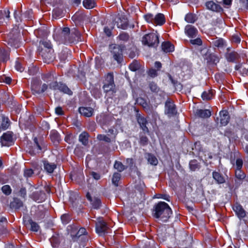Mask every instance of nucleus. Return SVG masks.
<instances>
[{
	"label": "nucleus",
	"mask_w": 248,
	"mask_h": 248,
	"mask_svg": "<svg viewBox=\"0 0 248 248\" xmlns=\"http://www.w3.org/2000/svg\"><path fill=\"white\" fill-rule=\"evenodd\" d=\"M62 43H72L76 41H81V34L76 29H72L71 32L68 28H64L56 39Z\"/></svg>",
	"instance_id": "f257e3e1"
},
{
	"label": "nucleus",
	"mask_w": 248,
	"mask_h": 248,
	"mask_svg": "<svg viewBox=\"0 0 248 248\" xmlns=\"http://www.w3.org/2000/svg\"><path fill=\"white\" fill-rule=\"evenodd\" d=\"M172 214V211L169 205L164 202H160L154 206L153 215L159 218L162 222L167 221Z\"/></svg>",
	"instance_id": "f03ea898"
},
{
	"label": "nucleus",
	"mask_w": 248,
	"mask_h": 248,
	"mask_svg": "<svg viewBox=\"0 0 248 248\" xmlns=\"http://www.w3.org/2000/svg\"><path fill=\"white\" fill-rule=\"evenodd\" d=\"M70 235L73 241H78V240L86 241L88 240L87 232L84 228L78 229L76 226H70Z\"/></svg>",
	"instance_id": "7ed1b4c3"
},
{
	"label": "nucleus",
	"mask_w": 248,
	"mask_h": 248,
	"mask_svg": "<svg viewBox=\"0 0 248 248\" xmlns=\"http://www.w3.org/2000/svg\"><path fill=\"white\" fill-rule=\"evenodd\" d=\"M142 42L149 46H156L159 44L158 36L155 33L146 34L142 37Z\"/></svg>",
	"instance_id": "20e7f679"
},
{
	"label": "nucleus",
	"mask_w": 248,
	"mask_h": 248,
	"mask_svg": "<svg viewBox=\"0 0 248 248\" xmlns=\"http://www.w3.org/2000/svg\"><path fill=\"white\" fill-rule=\"evenodd\" d=\"M103 88L106 93L112 91L115 92V85L114 82L113 75L112 73H108L104 81Z\"/></svg>",
	"instance_id": "39448f33"
},
{
	"label": "nucleus",
	"mask_w": 248,
	"mask_h": 248,
	"mask_svg": "<svg viewBox=\"0 0 248 248\" xmlns=\"http://www.w3.org/2000/svg\"><path fill=\"white\" fill-rule=\"evenodd\" d=\"M48 85L45 83L42 85L41 81L38 79H34L31 83V91L34 94H40L46 91Z\"/></svg>",
	"instance_id": "423d86ee"
},
{
	"label": "nucleus",
	"mask_w": 248,
	"mask_h": 248,
	"mask_svg": "<svg viewBox=\"0 0 248 248\" xmlns=\"http://www.w3.org/2000/svg\"><path fill=\"white\" fill-rule=\"evenodd\" d=\"M49 87L50 89L54 90H58L60 91L69 95H71L72 94L71 90L68 88L65 84L61 82H58L57 81L52 82L49 84Z\"/></svg>",
	"instance_id": "0eeeda50"
},
{
	"label": "nucleus",
	"mask_w": 248,
	"mask_h": 248,
	"mask_svg": "<svg viewBox=\"0 0 248 248\" xmlns=\"http://www.w3.org/2000/svg\"><path fill=\"white\" fill-rule=\"evenodd\" d=\"M165 113L169 117L174 116L177 114L176 106L170 99H168L165 103Z\"/></svg>",
	"instance_id": "6e6552de"
},
{
	"label": "nucleus",
	"mask_w": 248,
	"mask_h": 248,
	"mask_svg": "<svg viewBox=\"0 0 248 248\" xmlns=\"http://www.w3.org/2000/svg\"><path fill=\"white\" fill-rule=\"evenodd\" d=\"M123 47L121 46L115 45L111 51L113 58L118 62L121 63L123 60Z\"/></svg>",
	"instance_id": "1a4fd4ad"
},
{
	"label": "nucleus",
	"mask_w": 248,
	"mask_h": 248,
	"mask_svg": "<svg viewBox=\"0 0 248 248\" xmlns=\"http://www.w3.org/2000/svg\"><path fill=\"white\" fill-rule=\"evenodd\" d=\"M109 228L108 227L106 222L99 218L96 223V232L100 235H103L108 232Z\"/></svg>",
	"instance_id": "9d476101"
},
{
	"label": "nucleus",
	"mask_w": 248,
	"mask_h": 248,
	"mask_svg": "<svg viewBox=\"0 0 248 248\" xmlns=\"http://www.w3.org/2000/svg\"><path fill=\"white\" fill-rule=\"evenodd\" d=\"M13 133L11 132L8 131L4 133L1 137L0 141L2 146H9L13 142Z\"/></svg>",
	"instance_id": "9b49d317"
},
{
	"label": "nucleus",
	"mask_w": 248,
	"mask_h": 248,
	"mask_svg": "<svg viewBox=\"0 0 248 248\" xmlns=\"http://www.w3.org/2000/svg\"><path fill=\"white\" fill-rule=\"evenodd\" d=\"M40 54L42 57L44 62L46 63H49L55 58L53 49L40 51Z\"/></svg>",
	"instance_id": "f8f14e48"
},
{
	"label": "nucleus",
	"mask_w": 248,
	"mask_h": 248,
	"mask_svg": "<svg viewBox=\"0 0 248 248\" xmlns=\"http://www.w3.org/2000/svg\"><path fill=\"white\" fill-rule=\"evenodd\" d=\"M34 150L33 152L40 153L41 151L45 148V144L41 139L38 140L37 138H34Z\"/></svg>",
	"instance_id": "ddd939ff"
},
{
	"label": "nucleus",
	"mask_w": 248,
	"mask_h": 248,
	"mask_svg": "<svg viewBox=\"0 0 248 248\" xmlns=\"http://www.w3.org/2000/svg\"><path fill=\"white\" fill-rule=\"evenodd\" d=\"M78 111L81 115L86 117H92L94 113V110L91 107H81L78 108Z\"/></svg>",
	"instance_id": "4468645a"
},
{
	"label": "nucleus",
	"mask_w": 248,
	"mask_h": 248,
	"mask_svg": "<svg viewBox=\"0 0 248 248\" xmlns=\"http://www.w3.org/2000/svg\"><path fill=\"white\" fill-rule=\"evenodd\" d=\"M206 8L210 10L217 12H221L223 11V9L218 4L215 3L213 1H209L206 3Z\"/></svg>",
	"instance_id": "2eb2a0df"
},
{
	"label": "nucleus",
	"mask_w": 248,
	"mask_h": 248,
	"mask_svg": "<svg viewBox=\"0 0 248 248\" xmlns=\"http://www.w3.org/2000/svg\"><path fill=\"white\" fill-rule=\"evenodd\" d=\"M220 125H226L229 123L230 116L227 110H222L220 112Z\"/></svg>",
	"instance_id": "dca6fc26"
},
{
	"label": "nucleus",
	"mask_w": 248,
	"mask_h": 248,
	"mask_svg": "<svg viewBox=\"0 0 248 248\" xmlns=\"http://www.w3.org/2000/svg\"><path fill=\"white\" fill-rule=\"evenodd\" d=\"M233 209L239 218H243L246 216V212L241 205L235 203L233 205Z\"/></svg>",
	"instance_id": "f3484780"
},
{
	"label": "nucleus",
	"mask_w": 248,
	"mask_h": 248,
	"mask_svg": "<svg viewBox=\"0 0 248 248\" xmlns=\"http://www.w3.org/2000/svg\"><path fill=\"white\" fill-rule=\"evenodd\" d=\"M185 33L190 37H195L198 33V31L196 28L191 25H187L185 29Z\"/></svg>",
	"instance_id": "a211bd4d"
},
{
	"label": "nucleus",
	"mask_w": 248,
	"mask_h": 248,
	"mask_svg": "<svg viewBox=\"0 0 248 248\" xmlns=\"http://www.w3.org/2000/svg\"><path fill=\"white\" fill-rule=\"evenodd\" d=\"M45 194L42 191H36L32 193L31 195V198L34 201L41 202L44 200Z\"/></svg>",
	"instance_id": "6ab92c4d"
},
{
	"label": "nucleus",
	"mask_w": 248,
	"mask_h": 248,
	"mask_svg": "<svg viewBox=\"0 0 248 248\" xmlns=\"http://www.w3.org/2000/svg\"><path fill=\"white\" fill-rule=\"evenodd\" d=\"M137 121L139 124L140 125L141 128L142 130L146 133L149 132V130L147 127L146 126V124H147V121L146 119L143 117L140 116V115H137Z\"/></svg>",
	"instance_id": "aec40b11"
},
{
	"label": "nucleus",
	"mask_w": 248,
	"mask_h": 248,
	"mask_svg": "<svg viewBox=\"0 0 248 248\" xmlns=\"http://www.w3.org/2000/svg\"><path fill=\"white\" fill-rule=\"evenodd\" d=\"M195 115L202 118H207L211 115V112L209 109H197Z\"/></svg>",
	"instance_id": "412c9836"
},
{
	"label": "nucleus",
	"mask_w": 248,
	"mask_h": 248,
	"mask_svg": "<svg viewBox=\"0 0 248 248\" xmlns=\"http://www.w3.org/2000/svg\"><path fill=\"white\" fill-rule=\"evenodd\" d=\"M239 57L238 54L235 51L228 52L225 54V58L229 62H234L236 60H238Z\"/></svg>",
	"instance_id": "4be33fe9"
},
{
	"label": "nucleus",
	"mask_w": 248,
	"mask_h": 248,
	"mask_svg": "<svg viewBox=\"0 0 248 248\" xmlns=\"http://www.w3.org/2000/svg\"><path fill=\"white\" fill-rule=\"evenodd\" d=\"M40 51L53 49L51 42L48 40H43L40 42Z\"/></svg>",
	"instance_id": "5701e85b"
},
{
	"label": "nucleus",
	"mask_w": 248,
	"mask_h": 248,
	"mask_svg": "<svg viewBox=\"0 0 248 248\" xmlns=\"http://www.w3.org/2000/svg\"><path fill=\"white\" fill-rule=\"evenodd\" d=\"M24 222L27 226L28 225L30 226V229L31 231L36 232L39 229L40 227L38 224L33 221L31 219H29L27 221L25 220Z\"/></svg>",
	"instance_id": "b1692460"
},
{
	"label": "nucleus",
	"mask_w": 248,
	"mask_h": 248,
	"mask_svg": "<svg viewBox=\"0 0 248 248\" xmlns=\"http://www.w3.org/2000/svg\"><path fill=\"white\" fill-rule=\"evenodd\" d=\"M213 178L218 184H223L225 182L224 177L220 172L213 171L212 173Z\"/></svg>",
	"instance_id": "393cba45"
},
{
	"label": "nucleus",
	"mask_w": 248,
	"mask_h": 248,
	"mask_svg": "<svg viewBox=\"0 0 248 248\" xmlns=\"http://www.w3.org/2000/svg\"><path fill=\"white\" fill-rule=\"evenodd\" d=\"M162 49L166 53L172 52L174 49V46L170 42H164L162 44Z\"/></svg>",
	"instance_id": "a878e982"
},
{
	"label": "nucleus",
	"mask_w": 248,
	"mask_h": 248,
	"mask_svg": "<svg viewBox=\"0 0 248 248\" xmlns=\"http://www.w3.org/2000/svg\"><path fill=\"white\" fill-rule=\"evenodd\" d=\"M165 22V19L164 15L158 14L154 17V24L156 25H162Z\"/></svg>",
	"instance_id": "bb28decb"
},
{
	"label": "nucleus",
	"mask_w": 248,
	"mask_h": 248,
	"mask_svg": "<svg viewBox=\"0 0 248 248\" xmlns=\"http://www.w3.org/2000/svg\"><path fill=\"white\" fill-rule=\"evenodd\" d=\"M44 167L45 170L49 173H51L56 168L54 163H50L48 161L44 162Z\"/></svg>",
	"instance_id": "cd10ccee"
},
{
	"label": "nucleus",
	"mask_w": 248,
	"mask_h": 248,
	"mask_svg": "<svg viewBox=\"0 0 248 248\" xmlns=\"http://www.w3.org/2000/svg\"><path fill=\"white\" fill-rule=\"evenodd\" d=\"M1 122L0 124V130H5L9 126V120L7 117H5L3 115H1Z\"/></svg>",
	"instance_id": "c85d7f7f"
},
{
	"label": "nucleus",
	"mask_w": 248,
	"mask_h": 248,
	"mask_svg": "<svg viewBox=\"0 0 248 248\" xmlns=\"http://www.w3.org/2000/svg\"><path fill=\"white\" fill-rule=\"evenodd\" d=\"M85 18V15L81 13H76L72 17L76 24L79 23Z\"/></svg>",
	"instance_id": "c756f323"
},
{
	"label": "nucleus",
	"mask_w": 248,
	"mask_h": 248,
	"mask_svg": "<svg viewBox=\"0 0 248 248\" xmlns=\"http://www.w3.org/2000/svg\"><path fill=\"white\" fill-rule=\"evenodd\" d=\"M89 134L87 132H84L79 136V140L84 145H86L88 143Z\"/></svg>",
	"instance_id": "7c9ffc66"
},
{
	"label": "nucleus",
	"mask_w": 248,
	"mask_h": 248,
	"mask_svg": "<svg viewBox=\"0 0 248 248\" xmlns=\"http://www.w3.org/2000/svg\"><path fill=\"white\" fill-rule=\"evenodd\" d=\"M185 19L188 23H193L197 20V18L195 15L188 13L186 15Z\"/></svg>",
	"instance_id": "2f4dec72"
},
{
	"label": "nucleus",
	"mask_w": 248,
	"mask_h": 248,
	"mask_svg": "<svg viewBox=\"0 0 248 248\" xmlns=\"http://www.w3.org/2000/svg\"><path fill=\"white\" fill-rule=\"evenodd\" d=\"M83 4L86 9H92L95 7L96 3L94 0H84Z\"/></svg>",
	"instance_id": "473e14b6"
},
{
	"label": "nucleus",
	"mask_w": 248,
	"mask_h": 248,
	"mask_svg": "<svg viewBox=\"0 0 248 248\" xmlns=\"http://www.w3.org/2000/svg\"><path fill=\"white\" fill-rule=\"evenodd\" d=\"M189 168L192 171H195L200 168V165L196 160H192L189 162Z\"/></svg>",
	"instance_id": "72a5a7b5"
},
{
	"label": "nucleus",
	"mask_w": 248,
	"mask_h": 248,
	"mask_svg": "<svg viewBox=\"0 0 248 248\" xmlns=\"http://www.w3.org/2000/svg\"><path fill=\"white\" fill-rule=\"evenodd\" d=\"M50 137L51 140L54 143H58L60 140V135L59 133L56 131H52L50 134Z\"/></svg>",
	"instance_id": "f704fd0d"
},
{
	"label": "nucleus",
	"mask_w": 248,
	"mask_h": 248,
	"mask_svg": "<svg viewBox=\"0 0 248 248\" xmlns=\"http://www.w3.org/2000/svg\"><path fill=\"white\" fill-rule=\"evenodd\" d=\"M213 91L212 90H209L204 92L202 94V97L204 100H209L213 97Z\"/></svg>",
	"instance_id": "c9c22d12"
},
{
	"label": "nucleus",
	"mask_w": 248,
	"mask_h": 248,
	"mask_svg": "<svg viewBox=\"0 0 248 248\" xmlns=\"http://www.w3.org/2000/svg\"><path fill=\"white\" fill-rule=\"evenodd\" d=\"M147 160L148 162L152 165H156L158 163V160L157 158L154 155L151 154H147Z\"/></svg>",
	"instance_id": "e433bc0d"
},
{
	"label": "nucleus",
	"mask_w": 248,
	"mask_h": 248,
	"mask_svg": "<svg viewBox=\"0 0 248 248\" xmlns=\"http://www.w3.org/2000/svg\"><path fill=\"white\" fill-rule=\"evenodd\" d=\"M121 175L118 172H115L112 178V183L115 186H118V183L121 179Z\"/></svg>",
	"instance_id": "4c0bfd02"
},
{
	"label": "nucleus",
	"mask_w": 248,
	"mask_h": 248,
	"mask_svg": "<svg viewBox=\"0 0 248 248\" xmlns=\"http://www.w3.org/2000/svg\"><path fill=\"white\" fill-rule=\"evenodd\" d=\"M11 205L15 209H19L23 206V202L18 199H15L13 202L11 203Z\"/></svg>",
	"instance_id": "58836bf2"
},
{
	"label": "nucleus",
	"mask_w": 248,
	"mask_h": 248,
	"mask_svg": "<svg viewBox=\"0 0 248 248\" xmlns=\"http://www.w3.org/2000/svg\"><path fill=\"white\" fill-rule=\"evenodd\" d=\"M93 207L94 209H98L100 208L101 205V202L100 200L96 197L93 198L92 201L90 202Z\"/></svg>",
	"instance_id": "ea45409f"
},
{
	"label": "nucleus",
	"mask_w": 248,
	"mask_h": 248,
	"mask_svg": "<svg viewBox=\"0 0 248 248\" xmlns=\"http://www.w3.org/2000/svg\"><path fill=\"white\" fill-rule=\"evenodd\" d=\"M97 139L100 141H104L107 143L111 142L113 140H111V138L108 137V136L103 134H99L97 136Z\"/></svg>",
	"instance_id": "a19ab883"
},
{
	"label": "nucleus",
	"mask_w": 248,
	"mask_h": 248,
	"mask_svg": "<svg viewBox=\"0 0 248 248\" xmlns=\"http://www.w3.org/2000/svg\"><path fill=\"white\" fill-rule=\"evenodd\" d=\"M50 242L52 246L57 248L60 243V239L58 235H53L50 239Z\"/></svg>",
	"instance_id": "79ce46f5"
},
{
	"label": "nucleus",
	"mask_w": 248,
	"mask_h": 248,
	"mask_svg": "<svg viewBox=\"0 0 248 248\" xmlns=\"http://www.w3.org/2000/svg\"><path fill=\"white\" fill-rule=\"evenodd\" d=\"M114 168L117 170L119 172H122L126 169L122 163L120 161H116L114 165Z\"/></svg>",
	"instance_id": "37998d69"
},
{
	"label": "nucleus",
	"mask_w": 248,
	"mask_h": 248,
	"mask_svg": "<svg viewBox=\"0 0 248 248\" xmlns=\"http://www.w3.org/2000/svg\"><path fill=\"white\" fill-rule=\"evenodd\" d=\"M149 87L151 91L153 93H157L160 90L156 83L154 82H150L149 84Z\"/></svg>",
	"instance_id": "c03bdc74"
},
{
	"label": "nucleus",
	"mask_w": 248,
	"mask_h": 248,
	"mask_svg": "<svg viewBox=\"0 0 248 248\" xmlns=\"http://www.w3.org/2000/svg\"><path fill=\"white\" fill-rule=\"evenodd\" d=\"M235 177L239 181H242L246 177V174L241 170H236Z\"/></svg>",
	"instance_id": "a18cd8bd"
},
{
	"label": "nucleus",
	"mask_w": 248,
	"mask_h": 248,
	"mask_svg": "<svg viewBox=\"0 0 248 248\" xmlns=\"http://www.w3.org/2000/svg\"><path fill=\"white\" fill-rule=\"evenodd\" d=\"M129 68L131 71H136L140 68V64L137 61H134L129 65Z\"/></svg>",
	"instance_id": "49530a36"
},
{
	"label": "nucleus",
	"mask_w": 248,
	"mask_h": 248,
	"mask_svg": "<svg viewBox=\"0 0 248 248\" xmlns=\"http://www.w3.org/2000/svg\"><path fill=\"white\" fill-rule=\"evenodd\" d=\"M64 13L62 9L56 8L53 11V16L55 17L63 16Z\"/></svg>",
	"instance_id": "de8ad7c7"
},
{
	"label": "nucleus",
	"mask_w": 248,
	"mask_h": 248,
	"mask_svg": "<svg viewBox=\"0 0 248 248\" xmlns=\"http://www.w3.org/2000/svg\"><path fill=\"white\" fill-rule=\"evenodd\" d=\"M10 17V11L8 10H0V19H4L5 17L9 19Z\"/></svg>",
	"instance_id": "09e8293b"
},
{
	"label": "nucleus",
	"mask_w": 248,
	"mask_h": 248,
	"mask_svg": "<svg viewBox=\"0 0 248 248\" xmlns=\"http://www.w3.org/2000/svg\"><path fill=\"white\" fill-rule=\"evenodd\" d=\"M214 46L218 47H223L224 46L225 42L222 39H218L213 41Z\"/></svg>",
	"instance_id": "8fccbe9b"
},
{
	"label": "nucleus",
	"mask_w": 248,
	"mask_h": 248,
	"mask_svg": "<svg viewBox=\"0 0 248 248\" xmlns=\"http://www.w3.org/2000/svg\"><path fill=\"white\" fill-rule=\"evenodd\" d=\"M9 59L8 53L3 51L0 52V61L3 62H6Z\"/></svg>",
	"instance_id": "3c124183"
},
{
	"label": "nucleus",
	"mask_w": 248,
	"mask_h": 248,
	"mask_svg": "<svg viewBox=\"0 0 248 248\" xmlns=\"http://www.w3.org/2000/svg\"><path fill=\"white\" fill-rule=\"evenodd\" d=\"M54 78L53 75L50 73H48L47 74H45L42 76V79L48 82L49 81H51Z\"/></svg>",
	"instance_id": "603ef678"
},
{
	"label": "nucleus",
	"mask_w": 248,
	"mask_h": 248,
	"mask_svg": "<svg viewBox=\"0 0 248 248\" xmlns=\"http://www.w3.org/2000/svg\"><path fill=\"white\" fill-rule=\"evenodd\" d=\"M2 192L6 195H9L11 193V188L9 185H5L1 188Z\"/></svg>",
	"instance_id": "864d4df0"
},
{
	"label": "nucleus",
	"mask_w": 248,
	"mask_h": 248,
	"mask_svg": "<svg viewBox=\"0 0 248 248\" xmlns=\"http://www.w3.org/2000/svg\"><path fill=\"white\" fill-rule=\"evenodd\" d=\"M148 75L152 78H154L157 76V70L153 68L150 69L147 72Z\"/></svg>",
	"instance_id": "5fc2aeb1"
},
{
	"label": "nucleus",
	"mask_w": 248,
	"mask_h": 248,
	"mask_svg": "<svg viewBox=\"0 0 248 248\" xmlns=\"http://www.w3.org/2000/svg\"><path fill=\"white\" fill-rule=\"evenodd\" d=\"M33 174V171L31 169H25L24 172V175L26 178L31 177Z\"/></svg>",
	"instance_id": "6e6d98bb"
},
{
	"label": "nucleus",
	"mask_w": 248,
	"mask_h": 248,
	"mask_svg": "<svg viewBox=\"0 0 248 248\" xmlns=\"http://www.w3.org/2000/svg\"><path fill=\"white\" fill-rule=\"evenodd\" d=\"M154 17H154L153 15L151 14L146 15L144 16V18H145V20L148 22H151L154 24Z\"/></svg>",
	"instance_id": "4d7b16f0"
},
{
	"label": "nucleus",
	"mask_w": 248,
	"mask_h": 248,
	"mask_svg": "<svg viewBox=\"0 0 248 248\" xmlns=\"http://www.w3.org/2000/svg\"><path fill=\"white\" fill-rule=\"evenodd\" d=\"M70 217L67 214H64L62 216L61 219L63 224H67L70 220Z\"/></svg>",
	"instance_id": "13d9d810"
},
{
	"label": "nucleus",
	"mask_w": 248,
	"mask_h": 248,
	"mask_svg": "<svg viewBox=\"0 0 248 248\" xmlns=\"http://www.w3.org/2000/svg\"><path fill=\"white\" fill-rule=\"evenodd\" d=\"M190 42L192 45L201 46L202 44V41L200 38H197L195 39H191Z\"/></svg>",
	"instance_id": "bf43d9fd"
},
{
	"label": "nucleus",
	"mask_w": 248,
	"mask_h": 248,
	"mask_svg": "<svg viewBox=\"0 0 248 248\" xmlns=\"http://www.w3.org/2000/svg\"><path fill=\"white\" fill-rule=\"evenodd\" d=\"M239 3L241 9L246 8L248 10V0H239Z\"/></svg>",
	"instance_id": "052dcab7"
},
{
	"label": "nucleus",
	"mask_w": 248,
	"mask_h": 248,
	"mask_svg": "<svg viewBox=\"0 0 248 248\" xmlns=\"http://www.w3.org/2000/svg\"><path fill=\"white\" fill-rule=\"evenodd\" d=\"M148 139L146 136H141L140 138V144L142 145H145L147 144Z\"/></svg>",
	"instance_id": "680f3d73"
},
{
	"label": "nucleus",
	"mask_w": 248,
	"mask_h": 248,
	"mask_svg": "<svg viewBox=\"0 0 248 248\" xmlns=\"http://www.w3.org/2000/svg\"><path fill=\"white\" fill-rule=\"evenodd\" d=\"M236 170H241L243 166V161L241 159H237L236 161Z\"/></svg>",
	"instance_id": "e2e57ef3"
},
{
	"label": "nucleus",
	"mask_w": 248,
	"mask_h": 248,
	"mask_svg": "<svg viewBox=\"0 0 248 248\" xmlns=\"http://www.w3.org/2000/svg\"><path fill=\"white\" fill-rule=\"evenodd\" d=\"M15 67L16 69L18 71L22 72L24 70L23 67H22L21 63H19V62H16Z\"/></svg>",
	"instance_id": "0e129e2a"
},
{
	"label": "nucleus",
	"mask_w": 248,
	"mask_h": 248,
	"mask_svg": "<svg viewBox=\"0 0 248 248\" xmlns=\"http://www.w3.org/2000/svg\"><path fill=\"white\" fill-rule=\"evenodd\" d=\"M91 175L95 180H98L100 178V175L94 171H92L90 173Z\"/></svg>",
	"instance_id": "69168bd1"
},
{
	"label": "nucleus",
	"mask_w": 248,
	"mask_h": 248,
	"mask_svg": "<svg viewBox=\"0 0 248 248\" xmlns=\"http://www.w3.org/2000/svg\"><path fill=\"white\" fill-rule=\"evenodd\" d=\"M120 40L125 41L128 39V35L126 33H122L119 36Z\"/></svg>",
	"instance_id": "338daca9"
},
{
	"label": "nucleus",
	"mask_w": 248,
	"mask_h": 248,
	"mask_svg": "<svg viewBox=\"0 0 248 248\" xmlns=\"http://www.w3.org/2000/svg\"><path fill=\"white\" fill-rule=\"evenodd\" d=\"M1 79L7 84H10L11 82V78L9 77L3 76L1 77Z\"/></svg>",
	"instance_id": "774afa93"
}]
</instances>
